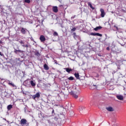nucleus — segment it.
<instances>
[{
  "mask_svg": "<svg viewBox=\"0 0 126 126\" xmlns=\"http://www.w3.org/2000/svg\"><path fill=\"white\" fill-rule=\"evenodd\" d=\"M20 124L22 126H24V125H26L27 126H29V123H28L27 120L24 119H22L21 120Z\"/></svg>",
  "mask_w": 126,
  "mask_h": 126,
  "instance_id": "nucleus-1",
  "label": "nucleus"
},
{
  "mask_svg": "<svg viewBox=\"0 0 126 126\" xmlns=\"http://www.w3.org/2000/svg\"><path fill=\"white\" fill-rule=\"evenodd\" d=\"M117 99L120 101H124V95L122 94H117L116 95Z\"/></svg>",
  "mask_w": 126,
  "mask_h": 126,
  "instance_id": "nucleus-2",
  "label": "nucleus"
},
{
  "mask_svg": "<svg viewBox=\"0 0 126 126\" xmlns=\"http://www.w3.org/2000/svg\"><path fill=\"white\" fill-rule=\"evenodd\" d=\"M40 97H41V94H40V93H37L35 94L32 96V98L33 99V100H35L36 98H39Z\"/></svg>",
  "mask_w": 126,
  "mask_h": 126,
  "instance_id": "nucleus-3",
  "label": "nucleus"
},
{
  "mask_svg": "<svg viewBox=\"0 0 126 126\" xmlns=\"http://www.w3.org/2000/svg\"><path fill=\"white\" fill-rule=\"evenodd\" d=\"M100 10L101 12L100 16H101V17H104V16H105V15H106V13H105V10H104L103 8H101Z\"/></svg>",
  "mask_w": 126,
  "mask_h": 126,
  "instance_id": "nucleus-4",
  "label": "nucleus"
},
{
  "mask_svg": "<svg viewBox=\"0 0 126 126\" xmlns=\"http://www.w3.org/2000/svg\"><path fill=\"white\" fill-rule=\"evenodd\" d=\"M27 31H28V32H29V31L28 30H27V29H24V28H22L21 30V33H22L24 34H26Z\"/></svg>",
  "mask_w": 126,
  "mask_h": 126,
  "instance_id": "nucleus-5",
  "label": "nucleus"
},
{
  "mask_svg": "<svg viewBox=\"0 0 126 126\" xmlns=\"http://www.w3.org/2000/svg\"><path fill=\"white\" fill-rule=\"evenodd\" d=\"M39 39L40 40L41 42H42V43L45 42V41H46V38L44 35H40Z\"/></svg>",
  "mask_w": 126,
  "mask_h": 126,
  "instance_id": "nucleus-6",
  "label": "nucleus"
},
{
  "mask_svg": "<svg viewBox=\"0 0 126 126\" xmlns=\"http://www.w3.org/2000/svg\"><path fill=\"white\" fill-rule=\"evenodd\" d=\"M106 109L108 112H114V108L111 106L106 107Z\"/></svg>",
  "mask_w": 126,
  "mask_h": 126,
  "instance_id": "nucleus-7",
  "label": "nucleus"
},
{
  "mask_svg": "<svg viewBox=\"0 0 126 126\" xmlns=\"http://www.w3.org/2000/svg\"><path fill=\"white\" fill-rule=\"evenodd\" d=\"M53 11H54V12H58V11H59V9H58V6H53L52 8Z\"/></svg>",
  "mask_w": 126,
  "mask_h": 126,
  "instance_id": "nucleus-8",
  "label": "nucleus"
},
{
  "mask_svg": "<svg viewBox=\"0 0 126 126\" xmlns=\"http://www.w3.org/2000/svg\"><path fill=\"white\" fill-rule=\"evenodd\" d=\"M30 83L31 85H32V87L36 86V82H35V81H31L30 82Z\"/></svg>",
  "mask_w": 126,
  "mask_h": 126,
  "instance_id": "nucleus-9",
  "label": "nucleus"
},
{
  "mask_svg": "<svg viewBox=\"0 0 126 126\" xmlns=\"http://www.w3.org/2000/svg\"><path fill=\"white\" fill-rule=\"evenodd\" d=\"M43 68L45 70H49V69H50V67H49L48 66V65H47V64H44L43 65Z\"/></svg>",
  "mask_w": 126,
  "mask_h": 126,
  "instance_id": "nucleus-10",
  "label": "nucleus"
},
{
  "mask_svg": "<svg viewBox=\"0 0 126 126\" xmlns=\"http://www.w3.org/2000/svg\"><path fill=\"white\" fill-rule=\"evenodd\" d=\"M64 69H65V70H66V71L68 73H69L70 71H72V69L69 68H64Z\"/></svg>",
  "mask_w": 126,
  "mask_h": 126,
  "instance_id": "nucleus-11",
  "label": "nucleus"
},
{
  "mask_svg": "<svg viewBox=\"0 0 126 126\" xmlns=\"http://www.w3.org/2000/svg\"><path fill=\"white\" fill-rule=\"evenodd\" d=\"M101 29H102V27L98 26V27H97L95 28L94 29V31H98V30H100Z\"/></svg>",
  "mask_w": 126,
  "mask_h": 126,
  "instance_id": "nucleus-12",
  "label": "nucleus"
},
{
  "mask_svg": "<svg viewBox=\"0 0 126 126\" xmlns=\"http://www.w3.org/2000/svg\"><path fill=\"white\" fill-rule=\"evenodd\" d=\"M71 94H72V95H73V97H74V98H75V99H77V98H78V95H77L73 93V92L71 93Z\"/></svg>",
  "mask_w": 126,
  "mask_h": 126,
  "instance_id": "nucleus-13",
  "label": "nucleus"
},
{
  "mask_svg": "<svg viewBox=\"0 0 126 126\" xmlns=\"http://www.w3.org/2000/svg\"><path fill=\"white\" fill-rule=\"evenodd\" d=\"M7 109L8 111H10V110H11V109H12V105L10 104V105H8L7 107Z\"/></svg>",
  "mask_w": 126,
  "mask_h": 126,
  "instance_id": "nucleus-14",
  "label": "nucleus"
},
{
  "mask_svg": "<svg viewBox=\"0 0 126 126\" xmlns=\"http://www.w3.org/2000/svg\"><path fill=\"white\" fill-rule=\"evenodd\" d=\"M18 41L19 42V43H20V44H21V45H24L25 43L24 41L22 40H18Z\"/></svg>",
  "mask_w": 126,
  "mask_h": 126,
  "instance_id": "nucleus-15",
  "label": "nucleus"
},
{
  "mask_svg": "<svg viewBox=\"0 0 126 126\" xmlns=\"http://www.w3.org/2000/svg\"><path fill=\"white\" fill-rule=\"evenodd\" d=\"M74 75L75 76V77L77 78V79H79V74L78 73H75L74 74Z\"/></svg>",
  "mask_w": 126,
  "mask_h": 126,
  "instance_id": "nucleus-16",
  "label": "nucleus"
},
{
  "mask_svg": "<svg viewBox=\"0 0 126 126\" xmlns=\"http://www.w3.org/2000/svg\"><path fill=\"white\" fill-rule=\"evenodd\" d=\"M97 87H98V86L94 84L92 86V88L93 89H97Z\"/></svg>",
  "mask_w": 126,
  "mask_h": 126,
  "instance_id": "nucleus-17",
  "label": "nucleus"
},
{
  "mask_svg": "<svg viewBox=\"0 0 126 126\" xmlns=\"http://www.w3.org/2000/svg\"><path fill=\"white\" fill-rule=\"evenodd\" d=\"M34 55L35 56H37V57H40L41 56V54L38 51L35 52Z\"/></svg>",
  "mask_w": 126,
  "mask_h": 126,
  "instance_id": "nucleus-18",
  "label": "nucleus"
},
{
  "mask_svg": "<svg viewBox=\"0 0 126 126\" xmlns=\"http://www.w3.org/2000/svg\"><path fill=\"white\" fill-rule=\"evenodd\" d=\"M8 85H10V86H12V87H15V85L12 83H8Z\"/></svg>",
  "mask_w": 126,
  "mask_h": 126,
  "instance_id": "nucleus-19",
  "label": "nucleus"
},
{
  "mask_svg": "<svg viewBox=\"0 0 126 126\" xmlns=\"http://www.w3.org/2000/svg\"><path fill=\"white\" fill-rule=\"evenodd\" d=\"M22 46L24 48H28V47H29V45H28V44H22Z\"/></svg>",
  "mask_w": 126,
  "mask_h": 126,
  "instance_id": "nucleus-20",
  "label": "nucleus"
},
{
  "mask_svg": "<svg viewBox=\"0 0 126 126\" xmlns=\"http://www.w3.org/2000/svg\"><path fill=\"white\" fill-rule=\"evenodd\" d=\"M22 46L24 48H28V47H29V45H28V44H22Z\"/></svg>",
  "mask_w": 126,
  "mask_h": 126,
  "instance_id": "nucleus-21",
  "label": "nucleus"
},
{
  "mask_svg": "<svg viewBox=\"0 0 126 126\" xmlns=\"http://www.w3.org/2000/svg\"><path fill=\"white\" fill-rule=\"evenodd\" d=\"M89 6L91 7V8H92V9L94 10L95 8L93 7V6H92V4H91V3H89Z\"/></svg>",
  "mask_w": 126,
  "mask_h": 126,
  "instance_id": "nucleus-22",
  "label": "nucleus"
},
{
  "mask_svg": "<svg viewBox=\"0 0 126 126\" xmlns=\"http://www.w3.org/2000/svg\"><path fill=\"white\" fill-rule=\"evenodd\" d=\"M68 80H73L74 79V78L72 76H70L69 78H68Z\"/></svg>",
  "mask_w": 126,
  "mask_h": 126,
  "instance_id": "nucleus-23",
  "label": "nucleus"
},
{
  "mask_svg": "<svg viewBox=\"0 0 126 126\" xmlns=\"http://www.w3.org/2000/svg\"><path fill=\"white\" fill-rule=\"evenodd\" d=\"M95 36H98L99 37H102V34L99 33H95Z\"/></svg>",
  "mask_w": 126,
  "mask_h": 126,
  "instance_id": "nucleus-24",
  "label": "nucleus"
},
{
  "mask_svg": "<svg viewBox=\"0 0 126 126\" xmlns=\"http://www.w3.org/2000/svg\"><path fill=\"white\" fill-rule=\"evenodd\" d=\"M54 36H59V34L56 32H55L53 33Z\"/></svg>",
  "mask_w": 126,
  "mask_h": 126,
  "instance_id": "nucleus-25",
  "label": "nucleus"
},
{
  "mask_svg": "<svg viewBox=\"0 0 126 126\" xmlns=\"http://www.w3.org/2000/svg\"><path fill=\"white\" fill-rule=\"evenodd\" d=\"M25 2H26L27 3H30L31 1H30V0H25Z\"/></svg>",
  "mask_w": 126,
  "mask_h": 126,
  "instance_id": "nucleus-26",
  "label": "nucleus"
},
{
  "mask_svg": "<svg viewBox=\"0 0 126 126\" xmlns=\"http://www.w3.org/2000/svg\"><path fill=\"white\" fill-rule=\"evenodd\" d=\"M83 109H84V107H83V106H81V107H80V108H79V110H80V111H83Z\"/></svg>",
  "mask_w": 126,
  "mask_h": 126,
  "instance_id": "nucleus-27",
  "label": "nucleus"
},
{
  "mask_svg": "<svg viewBox=\"0 0 126 126\" xmlns=\"http://www.w3.org/2000/svg\"><path fill=\"white\" fill-rule=\"evenodd\" d=\"M90 35H91V36H96V33L92 32L90 33Z\"/></svg>",
  "mask_w": 126,
  "mask_h": 126,
  "instance_id": "nucleus-28",
  "label": "nucleus"
},
{
  "mask_svg": "<svg viewBox=\"0 0 126 126\" xmlns=\"http://www.w3.org/2000/svg\"><path fill=\"white\" fill-rule=\"evenodd\" d=\"M14 53H15V54H18V50H17L16 49L14 48Z\"/></svg>",
  "mask_w": 126,
  "mask_h": 126,
  "instance_id": "nucleus-29",
  "label": "nucleus"
},
{
  "mask_svg": "<svg viewBox=\"0 0 126 126\" xmlns=\"http://www.w3.org/2000/svg\"><path fill=\"white\" fill-rule=\"evenodd\" d=\"M24 51L20 50H18V53H24Z\"/></svg>",
  "mask_w": 126,
  "mask_h": 126,
  "instance_id": "nucleus-30",
  "label": "nucleus"
},
{
  "mask_svg": "<svg viewBox=\"0 0 126 126\" xmlns=\"http://www.w3.org/2000/svg\"><path fill=\"white\" fill-rule=\"evenodd\" d=\"M76 30V28H73V29H72L71 30V31H72L73 32H74V31H75Z\"/></svg>",
  "mask_w": 126,
  "mask_h": 126,
  "instance_id": "nucleus-31",
  "label": "nucleus"
},
{
  "mask_svg": "<svg viewBox=\"0 0 126 126\" xmlns=\"http://www.w3.org/2000/svg\"><path fill=\"white\" fill-rule=\"evenodd\" d=\"M47 122L49 125H53V123L51 122V121L50 120H47Z\"/></svg>",
  "mask_w": 126,
  "mask_h": 126,
  "instance_id": "nucleus-32",
  "label": "nucleus"
},
{
  "mask_svg": "<svg viewBox=\"0 0 126 126\" xmlns=\"http://www.w3.org/2000/svg\"><path fill=\"white\" fill-rule=\"evenodd\" d=\"M26 83H28V81H25L24 82L23 84H24V85H25V84H26Z\"/></svg>",
  "mask_w": 126,
  "mask_h": 126,
  "instance_id": "nucleus-33",
  "label": "nucleus"
},
{
  "mask_svg": "<svg viewBox=\"0 0 126 126\" xmlns=\"http://www.w3.org/2000/svg\"><path fill=\"white\" fill-rule=\"evenodd\" d=\"M106 50H107V51H110V48H109V47H107V48H106Z\"/></svg>",
  "mask_w": 126,
  "mask_h": 126,
  "instance_id": "nucleus-34",
  "label": "nucleus"
},
{
  "mask_svg": "<svg viewBox=\"0 0 126 126\" xmlns=\"http://www.w3.org/2000/svg\"><path fill=\"white\" fill-rule=\"evenodd\" d=\"M52 114H55V110L54 109L52 110Z\"/></svg>",
  "mask_w": 126,
  "mask_h": 126,
  "instance_id": "nucleus-35",
  "label": "nucleus"
},
{
  "mask_svg": "<svg viewBox=\"0 0 126 126\" xmlns=\"http://www.w3.org/2000/svg\"><path fill=\"white\" fill-rule=\"evenodd\" d=\"M75 17V16H74L73 17H71V19H73Z\"/></svg>",
  "mask_w": 126,
  "mask_h": 126,
  "instance_id": "nucleus-36",
  "label": "nucleus"
},
{
  "mask_svg": "<svg viewBox=\"0 0 126 126\" xmlns=\"http://www.w3.org/2000/svg\"><path fill=\"white\" fill-rule=\"evenodd\" d=\"M0 56H3V54H1V52H0Z\"/></svg>",
  "mask_w": 126,
  "mask_h": 126,
  "instance_id": "nucleus-37",
  "label": "nucleus"
},
{
  "mask_svg": "<svg viewBox=\"0 0 126 126\" xmlns=\"http://www.w3.org/2000/svg\"><path fill=\"white\" fill-rule=\"evenodd\" d=\"M2 41L1 40H0V44H2Z\"/></svg>",
  "mask_w": 126,
  "mask_h": 126,
  "instance_id": "nucleus-38",
  "label": "nucleus"
},
{
  "mask_svg": "<svg viewBox=\"0 0 126 126\" xmlns=\"http://www.w3.org/2000/svg\"><path fill=\"white\" fill-rule=\"evenodd\" d=\"M74 35H75V32L74 33Z\"/></svg>",
  "mask_w": 126,
  "mask_h": 126,
  "instance_id": "nucleus-39",
  "label": "nucleus"
},
{
  "mask_svg": "<svg viewBox=\"0 0 126 126\" xmlns=\"http://www.w3.org/2000/svg\"><path fill=\"white\" fill-rule=\"evenodd\" d=\"M74 35H75V32L74 33Z\"/></svg>",
  "mask_w": 126,
  "mask_h": 126,
  "instance_id": "nucleus-40",
  "label": "nucleus"
}]
</instances>
